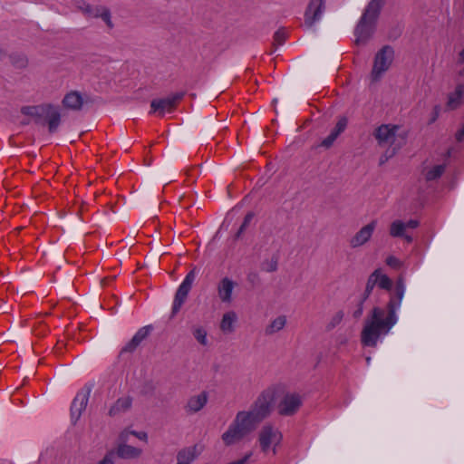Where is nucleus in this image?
<instances>
[{"label":"nucleus","mask_w":464,"mask_h":464,"mask_svg":"<svg viewBox=\"0 0 464 464\" xmlns=\"http://www.w3.org/2000/svg\"><path fill=\"white\" fill-rule=\"evenodd\" d=\"M287 38V34L284 29H279L274 34V45H282Z\"/></svg>","instance_id":"nucleus-35"},{"label":"nucleus","mask_w":464,"mask_h":464,"mask_svg":"<svg viewBox=\"0 0 464 464\" xmlns=\"http://www.w3.org/2000/svg\"><path fill=\"white\" fill-rule=\"evenodd\" d=\"M348 126V119L346 116L338 118L335 125L330 130L329 134L320 141L312 146L314 150H328L334 147L339 140L341 135L345 131Z\"/></svg>","instance_id":"nucleus-5"},{"label":"nucleus","mask_w":464,"mask_h":464,"mask_svg":"<svg viewBox=\"0 0 464 464\" xmlns=\"http://www.w3.org/2000/svg\"><path fill=\"white\" fill-rule=\"evenodd\" d=\"M254 218V214L253 213H247L244 218V221L243 223L241 224L238 231L237 232V235L236 237L238 238L240 237V236L244 233V231L246 230V228L248 227V225L250 224V222L252 221Z\"/></svg>","instance_id":"nucleus-37"},{"label":"nucleus","mask_w":464,"mask_h":464,"mask_svg":"<svg viewBox=\"0 0 464 464\" xmlns=\"http://www.w3.org/2000/svg\"><path fill=\"white\" fill-rule=\"evenodd\" d=\"M196 276H197V272H196V269L194 268L187 274L183 282L179 286V288L175 294V297H174V301H173L171 316L176 315V314L182 307L183 304L185 303V301L188 297L189 291L191 290V287L196 279Z\"/></svg>","instance_id":"nucleus-6"},{"label":"nucleus","mask_w":464,"mask_h":464,"mask_svg":"<svg viewBox=\"0 0 464 464\" xmlns=\"http://www.w3.org/2000/svg\"><path fill=\"white\" fill-rule=\"evenodd\" d=\"M131 434L136 436L138 439L140 440H147V433L146 432H136V431H131Z\"/></svg>","instance_id":"nucleus-45"},{"label":"nucleus","mask_w":464,"mask_h":464,"mask_svg":"<svg viewBox=\"0 0 464 464\" xmlns=\"http://www.w3.org/2000/svg\"><path fill=\"white\" fill-rule=\"evenodd\" d=\"M376 220H372L366 226L362 227L354 235V237L352 239H350V246L358 247L368 242L372 236V233L376 227Z\"/></svg>","instance_id":"nucleus-14"},{"label":"nucleus","mask_w":464,"mask_h":464,"mask_svg":"<svg viewBox=\"0 0 464 464\" xmlns=\"http://www.w3.org/2000/svg\"><path fill=\"white\" fill-rule=\"evenodd\" d=\"M375 138L378 144L386 150L380 158V164H384L406 143V133L398 125L380 126L376 130Z\"/></svg>","instance_id":"nucleus-3"},{"label":"nucleus","mask_w":464,"mask_h":464,"mask_svg":"<svg viewBox=\"0 0 464 464\" xmlns=\"http://www.w3.org/2000/svg\"><path fill=\"white\" fill-rule=\"evenodd\" d=\"M274 401L275 391L266 389L258 395L248 410L238 411L221 436L224 444L227 446L236 444L255 431L270 415Z\"/></svg>","instance_id":"nucleus-1"},{"label":"nucleus","mask_w":464,"mask_h":464,"mask_svg":"<svg viewBox=\"0 0 464 464\" xmlns=\"http://www.w3.org/2000/svg\"><path fill=\"white\" fill-rule=\"evenodd\" d=\"M132 405V398L130 396H123L119 398L110 408L109 415L114 417L121 413L128 411Z\"/></svg>","instance_id":"nucleus-19"},{"label":"nucleus","mask_w":464,"mask_h":464,"mask_svg":"<svg viewBox=\"0 0 464 464\" xmlns=\"http://www.w3.org/2000/svg\"><path fill=\"white\" fill-rule=\"evenodd\" d=\"M93 7H94L93 5H88L85 7V11H84L83 14L86 15L87 17H91Z\"/></svg>","instance_id":"nucleus-46"},{"label":"nucleus","mask_w":464,"mask_h":464,"mask_svg":"<svg viewBox=\"0 0 464 464\" xmlns=\"http://www.w3.org/2000/svg\"><path fill=\"white\" fill-rule=\"evenodd\" d=\"M48 123L49 132L53 133L57 130L61 122V113L53 105L48 104V110L45 111L44 118Z\"/></svg>","instance_id":"nucleus-18"},{"label":"nucleus","mask_w":464,"mask_h":464,"mask_svg":"<svg viewBox=\"0 0 464 464\" xmlns=\"http://www.w3.org/2000/svg\"><path fill=\"white\" fill-rule=\"evenodd\" d=\"M208 399V396L206 392L191 396L185 406L186 411L188 413H196L199 411L207 404Z\"/></svg>","instance_id":"nucleus-17"},{"label":"nucleus","mask_w":464,"mask_h":464,"mask_svg":"<svg viewBox=\"0 0 464 464\" xmlns=\"http://www.w3.org/2000/svg\"><path fill=\"white\" fill-rule=\"evenodd\" d=\"M152 326L146 325L140 328L131 340L121 349V353H132L151 333Z\"/></svg>","instance_id":"nucleus-15"},{"label":"nucleus","mask_w":464,"mask_h":464,"mask_svg":"<svg viewBox=\"0 0 464 464\" xmlns=\"http://www.w3.org/2000/svg\"><path fill=\"white\" fill-rule=\"evenodd\" d=\"M464 95V85L458 84L453 92L448 96L447 107L450 110H455L462 103V98Z\"/></svg>","instance_id":"nucleus-22"},{"label":"nucleus","mask_w":464,"mask_h":464,"mask_svg":"<svg viewBox=\"0 0 464 464\" xmlns=\"http://www.w3.org/2000/svg\"><path fill=\"white\" fill-rule=\"evenodd\" d=\"M91 389H82L74 397L71 405V418L73 423L80 419L82 411L86 409L88 404Z\"/></svg>","instance_id":"nucleus-12"},{"label":"nucleus","mask_w":464,"mask_h":464,"mask_svg":"<svg viewBox=\"0 0 464 464\" xmlns=\"http://www.w3.org/2000/svg\"><path fill=\"white\" fill-rule=\"evenodd\" d=\"M89 4L83 2V1H81V2H78L76 4V8L81 11L82 14L84 13L85 11V7L88 5Z\"/></svg>","instance_id":"nucleus-44"},{"label":"nucleus","mask_w":464,"mask_h":464,"mask_svg":"<svg viewBox=\"0 0 464 464\" xmlns=\"http://www.w3.org/2000/svg\"><path fill=\"white\" fill-rule=\"evenodd\" d=\"M364 300L361 299L359 301V304H358V309H356L354 312H353V316L358 318L362 315V303H363Z\"/></svg>","instance_id":"nucleus-42"},{"label":"nucleus","mask_w":464,"mask_h":464,"mask_svg":"<svg viewBox=\"0 0 464 464\" xmlns=\"http://www.w3.org/2000/svg\"><path fill=\"white\" fill-rule=\"evenodd\" d=\"M405 292L402 280H399L395 287V295L388 304V314L381 308L372 310V318L368 321L362 333V342L366 346H375L379 337L386 334L396 324V310L400 307Z\"/></svg>","instance_id":"nucleus-2"},{"label":"nucleus","mask_w":464,"mask_h":464,"mask_svg":"<svg viewBox=\"0 0 464 464\" xmlns=\"http://www.w3.org/2000/svg\"><path fill=\"white\" fill-rule=\"evenodd\" d=\"M303 405V397L296 392H286L277 403V412L281 416L295 415Z\"/></svg>","instance_id":"nucleus-7"},{"label":"nucleus","mask_w":464,"mask_h":464,"mask_svg":"<svg viewBox=\"0 0 464 464\" xmlns=\"http://www.w3.org/2000/svg\"><path fill=\"white\" fill-rule=\"evenodd\" d=\"M46 110H48V104H42L39 106L25 107L23 109V112L26 115L35 117L40 120L44 118Z\"/></svg>","instance_id":"nucleus-27"},{"label":"nucleus","mask_w":464,"mask_h":464,"mask_svg":"<svg viewBox=\"0 0 464 464\" xmlns=\"http://www.w3.org/2000/svg\"><path fill=\"white\" fill-rule=\"evenodd\" d=\"M285 324H286V316L279 315L276 318H275L274 320H272L269 324L266 325V327L265 329V334L266 335H272V334L281 331L282 329H284Z\"/></svg>","instance_id":"nucleus-26"},{"label":"nucleus","mask_w":464,"mask_h":464,"mask_svg":"<svg viewBox=\"0 0 464 464\" xmlns=\"http://www.w3.org/2000/svg\"><path fill=\"white\" fill-rule=\"evenodd\" d=\"M193 336L201 344H208L207 331L202 326H197L193 329Z\"/></svg>","instance_id":"nucleus-32"},{"label":"nucleus","mask_w":464,"mask_h":464,"mask_svg":"<svg viewBox=\"0 0 464 464\" xmlns=\"http://www.w3.org/2000/svg\"><path fill=\"white\" fill-rule=\"evenodd\" d=\"M140 454L141 450L127 444H121L117 449V455L121 459H135Z\"/></svg>","instance_id":"nucleus-25"},{"label":"nucleus","mask_w":464,"mask_h":464,"mask_svg":"<svg viewBox=\"0 0 464 464\" xmlns=\"http://www.w3.org/2000/svg\"><path fill=\"white\" fill-rule=\"evenodd\" d=\"M440 107L439 105H436V106L433 108L432 117H431V119H430V123L434 122V121L438 119V117H439V115H440Z\"/></svg>","instance_id":"nucleus-40"},{"label":"nucleus","mask_w":464,"mask_h":464,"mask_svg":"<svg viewBox=\"0 0 464 464\" xmlns=\"http://www.w3.org/2000/svg\"><path fill=\"white\" fill-rule=\"evenodd\" d=\"M377 279H378V270H375L370 276V277L368 279V282H367V285H366V289H365V295H364V297L362 298V300H365L367 298L368 295L371 293V291L372 290L374 285L376 284Z\"/></svg>","instance_id":"nucleus-33"},{"label":"nucleus","mask_w":464,"mask_h":464,"mask_svg":"<svg viewBox=\"0 0 464 464\" xmlns=\"http://www.w3.org/2000/svg\"><path fill=\"white\" fill-rule=\"evenodd\" d=\"M63 104L69 110L79 111L82 107L83 98L80 92L72 91L64 96Z\"/></svg>","instance_id":"nucleus-20"},{"label":"nucleus","mask_w":464,"mask_h":464,"mask_svg":"<svg viewBox=\"0 0 464 464\" xmlns=\"http://www.w3.org/2000/svg\"><path fill=\"white\" fill-rule=\"evenodd\" d=\"M405 228H411L414 229L419 226V221L411 219L408 222L404 223Z\"/></svg>","instance_id":"nucleus-41"},{"label":"nucleus","mask_w":464,"mask_h":464,"mask_svg":"<svg viewBox=\"0 0 464 464\" xmlns=\"http://www.w3.org/2000/svg\"><path fill=\"white\" fill-rule=\"evenodd\" d=\"M385 4V0H371L366 5L362 15V18L377 24L381 11Z\"/></svg>","instance_id":"nucleus-16"},{"label":"nucleus","mask_w":464,"mask_h":464,"mask_svg":"<svg viewBox=\"0 0 464 464\" xmlns=\"http://www.w3.org/2000/svg\"><path fill=\"white\" fill-rule=\"evenodd\" d=\"M281 432L270 424L263 426L258 436L262 451L266 452L270 447H273L274 454L276 453V447L281 442Z\"/></svg>","instance_id":"nucleus-8"},{"label":"nucleus","mask_w":464,"mask_h":464,"mask_svg":"<svg viewBox=\"0 0 464 464\" xmlns=\"http://www.w3.org/2000/svg\"><path fill=\"white\" fill-rule=\"evenodd\" d=\"M386 264L392 267H399L400 260L395 256H391L386 259Z\"/></svg>","instance_id":"nucleus-39"},{"label":"nucleus","mask_w":464,"mask_h":464,"mask_svg":"<svg viewBox=\"0 0 464 464\" xmlns=\"http://www.w3.org/2000/svg\"><path fill=\"white\" fill-rule=\"evenodd\" d=\"M237 285V282L228 276L221 278L217 284V295L219 301L230 304L233 302V292Z\"/></svg>","instance_id":"nucleus-13"},{"label":"nucleus","mask_w":464,"mask_h":464,"mask_svg":"<svg viewBox=\"0 0 464 464\" xmlns=\"http://www.w3.org/2000/svg\"><path fill=\"white\" fill-rule=\"evenodd\" d=\"M97 464H114L113 452L106 454Z\"/></svg>","instance_id":"nucleus-38"},{"label":"nucleus","mask_w":464,"mask_h":464,"mask_svg":"<svg viewBox=\"0 0 464 464\" xmlns=\"http://www.w3.org/2000/svg\"><path fill=\"white\" fill-rule=\"evenodd\" d=\"M394 58V50L390 45H384L375 54L371 72L372 81L378 82L390 69Z\"/></svg>","instance_id":"nucleus-4"},{"label":"nucleus","mask_w":464,"mask_h":464,"mask_svg":"<svg viewBox=\"0 0 464 464\" xmlns=\"http://www.w3.org/2000/svg\"><path fill=\"white\" fill-rule=\"evenodd\" d=\"M403 237L405 238V240L407 242H411L412 241V237L411 236H408V235L404 234Z\"/></svg>","instance_id":"nucleus-48"},{"label":"nucleus","mask_w":464,"mask_h":464,"mask_svg":"<svg viewBox=\"0 0 464 464\" xmlns=\"http://www.w3.org/2000/svg\"><path fill=\"white\" fill-rule=\"evenodd\" d=\"M6 56V51L0 45V60Z\"/></svg>","instance_id":"nucleus-47"},{"label":"nucleus","mask_w":464,"mask_h":464,"mask_svg":"<svg viewBox=\"0 0 464 464\" xmlns=\"http://www.w3.org/2000/svg\"><path fill=\"white\" fill-rule=\"evenodd\" d=\"M376 284L382 288L389 290L392 287V280L386 276L380 274V271L378 270V279Z\"/></svg>","instance_id":"nucleus-34"},{"label":"nucleus","mask_w":464,"mask_h":464,"mask_svg":"<svg viewBox=\"0 0 464 464\" xmlns=\"http://www.w3.org/2000/svg\"><path fill=\"white\" fill-rule=\"evenodd\" d=\"M325 0H310L304 12V24L311 28L318 22L324 12Z\"/></svg>","instance_id":"nucleus-10"},{"label":"nucleus","mask_w":464,"mask_h":464,"mask_svg":"<svg viewBox=\"0 0 464 464\" xmlns=\"http://www.w3.org/2000/svg\"><path fill=\"white\" fill-rule=\"evenodd\" d=\"M277 259L272 258L270 260H266L262 263V269L266 272H275L277 269Z\"/></svg>","instance_id":"nucleus-36"},{"label":"nucleus","mask_w":464,"mask_h":464,"mask_svg":"<svg viewBox=\"0 0 464 464\" xmlns=\"http://www.w3.org/2000/svg\"><path fill=\"white\" fill-rule=\"evenodd\" d=\"M376 24L374 22L361 17L354 29L355 44L358 46L366 44L373 35Z\"/></svg>","instance_id":"nucleus-11"},{"label":"nucleus","mask_w":464,"mask_h":464,"mask_svg":"<svg viewBox=\"0 0 464 464\" xmlns=\"http://www.w3.org/2000/svg\"><path fill=\"white\" fill-rule=\"evenodd\" d=\"M197 456V446L184 448L177 454V464H191Z\"/></svg>","instance_id":"nucleus-23"},{"label":"nucleus","mask_w":464,"mask_h":464,"mask_svg":"<svg viewBox=\"0 0 464 464\" xmlns=\"http://www.w3.org/2000/svg\"><path fill=\"white\" fill-rule=\"evenodd\" d=\"M256 276H257L256 274H250V275H248L247 279L249 281H251V277H256Z\"/></svg>","instance_id":"nucleus-49"},{"label":"nucleus","mask_w":464,"mask_h":464,"mask_svg":"<svg viewBox=\"0 0 464 464\" xmlns=\"http://www.w3.org/2000/svg\"><path fill=\"white\" fill-rule=\"evenodd\" d=\"M237 320V314L234 311H228L225 313L222 316L220 322V330L222 333L228 334H232L235 330V323Z\"/></svg>","instance_id":"nucleus-21"},{"label":"nucleus","mask_w":464,"mask_h":464,"mask_svg":"<svg viewBox=\"0 0 464 464\" xmlns=\"http://www.w3.org/2000/svg\"><path fill=\"white\" fill-rule=\"evenodd\" d=\"M464 139V122L461 128L456 132V140L461 141Z\"/></svg>","instance_id":"nucleus-43"},{"label":"nucleus","mask_w":464,"mask_h":464,"mask_svg":"<svg viewBox=\"0 0 464 464\" xmlns=\"http://www.w3.org/2000/svg\"><path fill=\"white\" fill-rule=\"evenodd\" d=\"M445 164H440L428 169L425 172L426 180L431 181L440 178L445 171Z\"/></svg>","instance_id":"nucleus-28"},{"label":"nucleus","mask_w":464,"mask_h":464,"mask_svg":"<svg viewBox=\"0 0 464 464\" xmlns=\"http://www.w3.org/2000/svg\"><path fill=\"white\" fill-rule=\"evenodd\" d=\"M344 311L339 310L335 312L329 319V322L326 324V330L332 331L337 326L340 325V324L343 322L344 317Z\"/></svg>","instance_id":"nucleus-29"},{"label":"nucleus","mask_w":464,"mask_h":464,"mask_svg":"<svg viewBox=\"0 0 464 464\" xmlns=\"http://www.w3.org/2000/svg\"><path fill=\"white\" fill-rule=\"evenodd\" d=\"M404 222L401 220H395L391 224L390 235L393 237H403L405 233Z\"/></svg>","instance_id":"nucleus-30"},{"label":"nucleus","mask_w":464,"mask_h":464,"mask_svg":"<svg viewBox=\"0 0 464 464\" xmlns=\"http://www.w3.org/2000/svg\"><path fill=\"white\" fill-rule=\"evenodd\" d=\"M91 17L102 18V21L106 24V25L111 29L113 28V26H114V24L111 21L110 10L103 5H95L92 9Z\"/></svg>","instance_id":"nucleus-24"},{"label":"nucleus","mask_w":464,"mask_h":464,"mask_svg":"<svg viewBox=\"0 0 464 464\" xmlns=\"http://www.w3.org/2000/svg\"><path fill=\"white\" fill-rule=\"evenodd\" d=\"M10 60L12 64L19 69L25 68L28 64V59L24 54H12L10 55Z\"/></svg>","instance_id":"nucleus-31"},{"label":"nucleus","mask_w":464,"mask_h":464,"mask_svg":"<svg viewBox=\"0 0 464 464\" xmlns=\"http://www.w3.org/2000/svg\"><path fill=\"white\" fill-rule=\"evenodd\" d=\"M183 96V92H177L164 99L153 100L150 103V113L157 112L160 116H163L165 112H171Z\"/></svg>","instance_id":"nucleus-9"}]
</instances>
